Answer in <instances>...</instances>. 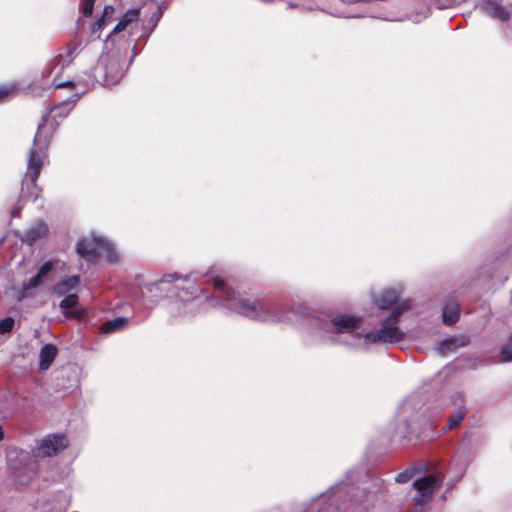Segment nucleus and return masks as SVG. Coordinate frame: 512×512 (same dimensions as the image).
<instances>
[{
    "instance_id": "20e7f679",
    "label": "nucleus",
    "mask_w": 512,
    "mask_h": 512,
    "mask_svg": "<svg viewBox=\"0 0 512 512\" xmlns=\"http://www.w3.org/2000/svg\"><path fill=\"white\" fill-rule=\"evenodd\" d=\"M442 472H435L419 477L413 481V488L416 491L413 497V508L411 512H424L426 506L432 500L437 489L442 486L444 481Z\"/></svg>"
},
{
    "instance_id": "39448f33",
    "label": "nucleus",
    "mask_w": 512,
    "mask_h": 512,
    "mask_svg": "<svg viewBox=\"0 0 512 512\" xmlns=\"http://www.w3.org/2000/svg\"><path fill=\"white\" fill-rule=\"evenodd\" d=\"M47 151L42 148L31 147L27 156V167L22 180V186L30 182L33 187L37 186V180L47 159Z\"/></svg>"
},
{
    "instance_id": "7c9ffc66",
    "label": "nucleus",
    "mask_w": 512,
    "mask_h": 512,
    "mask_svg": "<svg viewBox=\"0 0 512 512\" xmlns=\"http://www.w3.org/2000/svg\"><path fill=\"white\" fill-rule=\"evenodd\" d=\"M4 439V431L2 426L0 425V442Z\"/></svg>"
},
{
    "instance_id": "6ab92c4d",
    "label": "nucleus",
    "mask_w": 512,
    "mask_h": 512,
    "mask_svg": "<svg viewBox=\"0 0 512 512\" xmlns=\"http://www.w3.org/2000/svg\"><path fill=\"white\" fill-rule=\"evenodd\" d=\"M425 468L422 467L421 465H413L407 469H405L404 471H402L401 473H399L396 478H395V481L397 483H401V484H404V483H407L410 479H412L417 473H420L422 471H424Z\"/></svg>"
},
{
    "instance_id": "f03ea898",
    "label": "nucleus",
    "mask_w": 512,
    "mask_h": 512,
    "mask_svg": "<svg viewBox=\"0 0 512 512\" xmlns=\"http://www.w3.org/2000/svg\"><path fill=\"white\" fill-rule=\"evenodd\" d=\"M411 307V303L405 300L396 305L388 318L383 320L381 327L376 331H369L364 339L369 343H397L404 339L405 334L399 329V317Z\"/></svg>"
},
{
    "instance_id": "dca6fc26",
    "label": "nucleus",
    "mask_w": 512,
    "mask_h": 512,
    "mask_svg": "<svg viewBox=\"0 0 512 512\" xmlns=\"http://www.w3.org/2000/svg\"><path fill=\"white\" fill-rule=\"evenodd\" d=\"M80 276L72 275L59 283L54 287V293L58 296L69 294L72 290H75L80 284Z\"/></svg>"
},
{
    "instance_id": "f3484780",
    "label": "nucleus",
    "mask_w": 512,
    "mask_h": 512,
    "mask_svg": "<svg viewBox=\"0 0 512 512\" xmlns=\"http://www.w3.org/2000/svg\"><path fill=\"white\" fill-rule=\"evenodd\" d=\"M57 356V348L53 344H46L40 350L39 367L41 370L48 369Z\"/></svg>"
},
{
    "instance_id": "423d86ee",
    "label": "nucleus",
    "mask_w": 512,
    "mask_h": 512,
    "mask_svg": "<svg viewBox=\"0 0 512 512\" xmlns=\"http://www.w3.org/2000/svg\"><path fill=\"white\" fill-rule=\"evenodd\" d=\"M60 106H55L43 116L42 122L38 125V129L34 136L33 148H42L47 151V147L52 139L53 133L58 126L54 115H51Z\"/></svg>"
},
{
    "instance_id": "9b49d317",
    "label": "nucleus",
    "mask_w": 512,
    "mask_h": 512,
    "mask_svg": "<svg viewBox=\"0 0 512 512\" xmlns=\"http://www.w3.org/2000/svg\"><path fill=\"white\" fill-rule=\"evenodd\" d=\"M49 233V228L44 222H38L26 230L22 241L33 245L36 241L45 238Z\"/></svg>"
},
{
    "instance_id": "4be33fe9",
    "label": "nucleus",
    "mask_w": 512,
    "mask_h": 512,
    "mask_svg": "<svg viewBox=\"0 0 512 512\" xmlns=\"http://www.w3.org/2000/svg\"><path fill=\"white\" fill-rule=\"evenodd\" d=\"M466 415V410L464 408H459L456 412H454L452 415H450L447 425L445 427V431L452 430L456 428L462 420L464 419Z\"/></svg>"
},
{
    "instance_id": "c85d7f7f",
    "label": "nucleus",
    "mask_w": 512,
    "mask_h": 512,
    "mask_svg": "<svg viewBox=\"0 0 512 512\" xmlns=\"http://www.w3.org/2000/svg\"><path fill=\"white\" fill-rule=\"evenodd\" d=\"M114 12L115 9L113 6L106 5L104 7L103 15L101 17L104 18V20L106 21V19H111L113 17Z\"/></svg>"
},
{
    "instance_id": "b1692460",
    "label": "nucleus",
    "mask_w": 512,
    "mask_h": 512,
    "mask_svg": "<svg viewBox=\"0 0 512 512\" xmlns=\"http://www.w3.org/2000/svg\"><path fill=\"white\" fill-rule=\"evenodd\" d=\"M42 280L43 278L39 276L38 273L35 276L31 277L27 283L23 284V291L21 295L18 297V300L21 301L25 297L26 291L37 288L41 284Z\"/></svg>"
},
{
    "instance_id": "412c9836",
    "label": "nucleus",
    "mask_w": 512,
    "mask_h": 512,
    "mask_svg": "<svg viewBox=\"0 0 512 512\" xmlns=\"http://www.w3.org/2000/svg\"><path fill=\"white\" fill-rule=\"evenodd\" d=\"M101 254H104L107 261L110 263H115L119 260V255L114 246L105 239L102 240Z\"/></svg>"
},
{
    "instance_id": "7ed1b4c3",
    "label": "nucleus",
    "mask_w": 512,
    "mask_h": 512,
    "mask_svg": "<svg viewBox=\"0 0 512 512\" xmlns=\"http://www.w3.org/2000/svg\"><path fill=\"white\" fill-rule=\"evenodd\" d=\"M124 75V62L118 53L102 55L93 69V77L103 86L117 84Z\"/></svg>"
},
{
    "instance_id": "1a4fd4ad",
    "label": "nucleus",
    "mask_w": 512,
    "mask_h": 512,
    "mask_svg": "<svg viewBox=\"0 0 512 512\" xmlns=\"http://www.w3.org/2000/svg\"><path fill=\"white\" fill-rule=\"evenodd\" d=\"M481 9L489 16L501 21H508L512 14V5H503L498 0H482Z\"/></svg>"
},
{
    "instance_id": "aec40b11",
    "label": "nucleus",
    "mask_w": 512,
    "mask_h": 512,
    "mask_svg": "<svg viewBox=\"0 0 512 512\" xmlns=\"http://www.w3.org/2000/svg\"><path fill=\"white\" fill-rule=\"evenodd\" d=\"M18 92V86L16 83L0 85V104L10 101L13 99Z\"/></svg>"
},
{
    "instance_id": "0eeeda50",
    "label": "nucleus",
    "mask_w": 512,
    "mask_h": 512,
    "mask_svg": "<svg viewBox=\"0 0 512 512\" xmlns=\"http://www.w3.org/2000/svg\"><path fill=\"white\" fill-rule=\"evenodd\" d=\"M101 237L82 238L76 244V252L88 263H96L101 255Z\"/></svg>"
},
{
    "instance_id": "a211bd4d",
    "label": "nucleus",
    "mask_w": 512,
    "mask_h": 512,
    "mask_svg": "<svg viewBox=\"0 0 512 512\" xmlns=\"http://www.w3.org/2000/svg\"><path fill=\"white\" fill-rule=\"evenodd\" d=\"M398 302L396 291L386 290L382 292L375 300L376 305L382 310H388Z\"/></svg>"
},
{
    "instance_id": "a878e982",
    "label": "nucleus",
    "mask_w": 512,
    "mask_h": 512,
    "mask_svg": "<svg viewBox=\"0 0 512 512\" xmlns=\"http://www.w3.org/2000/svg\"><path fill=\"white\" fill-rule=\"evenodd\" d=\"M95 0H82L81 10L85 17H90L93 13Z\"/></svg>"
},
{
    "instance_id": "4468645a",
    "label": "nucleus",
    "mask_w": 512,
    "mask_h": 512,
    "mask_svg": "<svg viewBox=\"0 0 512 512\" xmlns=\"http://www.w3.org/2000/svg\"><path fill=\"white\" fill-rule=\"evenodd\" d=\"M460 315V308L459 305L456 303L455 300H448L442 309V319L444 324L446 325H454Z\"/></svg>"
},
{
    "instance_id": "bb28decb",
    "label": "nucleus",
    "mask_w": 512,
    "mask_h": 512,
    "mask_svg": "<svg viewBox=\"0 0 512 512\" xmlns=\"http://www.w3.org/2000/svg\"><path fill=\"white\" fill-rule=\"evenodd\" d=\"M74 82L73 80H65V81H62L60 79V75L57 74L54 79H53V86L55 87V89H60V88H68V87H74Z\"/></svg>"
},
{
    "instance_id": "c756f323",
    "label": "nucleus",
    "mask_w": 512,
    "mask_h": 512,
    "mask_svg": "<svg viewBox=\"0 0 512 512\" xmlns=\"http://www.w3.org/2000/svg\"><path fill=\"white\" fill-rule=\"evenodd\" d=\"M105 23L104 18L100 17L93 25H92V32L96 33L100 31Z\"/></svg>"
},
{
    "instance_id": "cd10ccee",
    "label": "nucleus",
    "mask_w": 512,
    "mask_h": 512,
    "mask_svg": "<svg viewBox=\"0 0 512 512\" xmlns=\"http://www.w3.org/2000/svg\"><path fill=\"white\" fill-rule=\"evenodd\" d=\"M53 269V262L52 261H46L38 270L39 276L44 278L51 270Z\"/></svg>"
},
{
    "instance_id": "393cba45",
    "label": "nucleus",
    "mask_w": 512,
    "mask_h": 512,
    "mask_svg": "<svg viewBox=\"0 0 512 512\" xmlns=\"http://www.w3.org/2000/svg\"><path fill=\"white\" fill-rule=\"evenodd\" d=\"M15 321L12 317H6L0 320V334L9 333L13 330Z\"/></svg>"
},
{
    "instance_id": "6e6552de",
    "label": "nucleus",
    "mask_w": 512,
    "mask_h": 512,
    "mask_svg": "<svg viewBox=\"0 0 512 512\" xmlns=\"http://www.w3.org/2000/svg\"><path fill=\"white\" fill-rule=\"evenodd\" d=\"M68 446V440L63 434L49 435L41 441L38 447V455L50 457L63 451Z\"/></svg>"
},
{
    "instance_id": "ddd939ff",
    "label": "nucleus",
    "mask_w": 512,
    "mask_h": 512,
    "mask_svg": "<svg viewBox=\"0 0 512 512\" xmlns=\"http://www.w3.org/2000/svg\"><path fill=\"white\" fill-rule=\"evenodd\" d=\"M359 322V318L349 315H338L332 319V324L338 333L351 332L358 326Z\"/></svg>"
},
{
    "instance_id": "5701e85b",
    "label": "nucleus",
    "mask_w": 512,
    "mask_h": 512,
    "mask_svg": "<svg viewBox=\"0 0 512 512\" xmlns=\"http://www.w3.org/2000/svg\"><path fill=\"white\" fill-rule=\"evenodd\" d=\"M126 322V319L123 317H118L113 320L107 321L101 325V331L104 333H111L119 328L123 327Z\"/></svg>"
},
{
    "instance_id": "f8f14e48",
    "label": "nucleus",
    "mask_w": 512,
    "mask_h": 512,
    "mask_svg": "<svg viewBox=\"0 0 512 512\" xmlns=\"http://www.w3.org/2000/svg\"><path fill=\"white\" fill-rule=\"evenodd\" d=\"M76 47L74 45H67L64 48L59 50V53L54 56L51 61V69L61 66V70L65 67L69 66L73 61V55L75 53Z\"/></svg>"
},
{
    "instance_id": "9d476101",
    "label": "nucleus",
    "mask_w": 512,
    "mask_h": 512,
    "mask_svg": "<svg viewBox=\"0 0 512 512\" xmlns=\"http://www.w3.org/2000/svg\"><path fill=\"white\" fill-rule=\"evenodd\" d=\"M78 303V295L76 293H72L66 295V297L60 302L59 307L64 311V315L66 318L80 320L84 317V312L82 310L67 311L69 309L75 308L78 305Z\"/></svg>"
},
{
    "instance_id": "2eb2a0df",
    "label": "nucleus",
    "mask_w": 512,
    "mask_h": 512,
    "mask_svg": "<svg viewBox=\"0 0 512 512\" xmlns=\"http://www.w3.org/2000/svg\"><path fill=\"white\" fill-rule=\"evenodd\" d=\"M140 10L141 9L139 7H134V8L128 9L124 13L122 18L119 20V22L116 24L112 33L113 34L120 33L122 31H124L128 27L129 24L137 21L140 16Z\"/></svg>"
},
{
    "instance_id": "f257e3e1",
    "label": "nucleus",
    "mask_w": 512,
    "mask_h": 512,
    "mask_svg": "<svg viewBox=\"0 0 512 512\" xmlns=\"http://www.w3.org/2000/svg\"><path fill=\"white\" fill-rule=\"evenodd\" d=\"M209 282L220 293L221 299L227 306L244 317L254 321L266 322L277 321L278 306L260 299H248L242 297L238 292L230 288L219 277H213Z\"/></svg>"
}]
</instances>
